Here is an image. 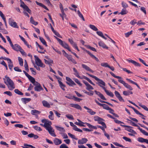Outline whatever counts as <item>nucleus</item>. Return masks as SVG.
<instances>
[{
	"label": "nucleus",
	"instance_id": "5fc2aeb1",
	"mask_svg": "<svg viewBox=\"0 0 148 148\" xmlns=\"http://www.w3.org/2000/svg\"><path fill=\"white\" fill-rule=\"evenodd\" d=\"M73 79L75 81V82L77 83L80 86H82V84L76 78H73Z\"/></svg>",
	"mask_w": 148,
	"mask_h": 148
},
{
	"label": "nucleus",
	"instance_id": "09e8293b",
	"mask_svg": "<svg viewBox=\"0 0 148 148\" xmlns=\"http://www.w3.org/2000/svg\"><path fill=\"white\" fill-rule=\"evenodd\" d=\"M62 14H60V16L62 17V20H64V18L66 16V14H65L64 11H62L61 12Z\"/></svg>",
	"mask_w": 148,
	"mask_h": 148
},
{
	"label": "nucleus",
	"instance_id": "864d4df0",
	"mask_svg": "<svg viewBox=\"0 0 148 148\" xmlns=\"http://www.w3.org/2000/svg\"><path fill=\"white\" fill-rule=\"evenodd\" d=\"M122 6L124 8L123 9H125L128 7V5L123 1H122L121 3Z\"/></svg>",
	"mask_w": 148,
	"mask_h": 148
},
{
	"label": "nucleus",
	"instance_id": "774afa93",
	"mask_svg": "<svg viewBox=\"0 0 148 148\" xmlns=\"http://www.w3.org/2000/svg\"><path fill=\"white\" fill-rule=\"evenodd\" d=\"M60 148H69V147L65 144H62L60 146Z\"/></svg>",
	"mask_w": 148,
	"mask_h": 148
},
{
	"label": "nucleus",
	"instance_id": "c03bdc74",
	"mask_svg": "<svg viewBox=\"0 0 148 148\" xmlns=\"http://www.w3.org/2000/svg\"><path fill=\"white\" fill-rule=\"evenodd\" d=\"M89 27L91 29L95 31H97L98 30V29L93 25L90 24Z\"/></svg>",
	"mask_w": 148,
	"mask_h": 148
},
{
	"label": "nucleus",
	"instance_id": "ddd939ff",
	"mask_svg": "<svg viewBox=\"0 0 148 148\" xmlns=\"http://www.w3.org/2000/svg\"><path fill=\"white\" fill-rule=\"evenodd\" d=\"M65 57L69 61L72 62L74 64H75L77 63L75 60L72 58L71 55L67 54Z\"/></svg>",
	"mask_w": 148,
	"mask_h": 148
},
{
	"label": "nucleus",
	"instance_id": "72a5a7b5",
	"mask_svg": "<svg viewBox=\"0 0 148 148\" xmlns=\"http://www.w3.org/2000/svg\"><path fill=\"white\" fill-rule=\"evenodd\" d=\"M40 112L36 110H31V113L33 115H35L36 114H39Z\"/></svg>",
	"mask_w": 148,
	"mask_h": 148
},
{
	"label": "nucleus",
	"instance_id": "a211bd4d",
	"mask_svg": "<svg viewBox=\"0 0 148 148\" xmlns=\"http://www.w3.org/2000/svg\"><path fill=\"white\" fill-rule=\"evenodd\" d=\"M95 92L96 94L98 95L99 97L102 99L105 100H106V99L105 98L104 96L100 92L97 91L96 90L95 91Z\"/></svg>",
	"mask_w": 148,
	"mask_h": 148
},
{
	"label": "nucleus",
	"instance_id": "2f4dec72",
	"mask_svg": "<svg viewBox=\"0 0 148 148\" xmlns=\"http://www.w3.org/2000/svg\"><path fill=\"white\" fill-rule=\"evenodd\" d=\"M36 3L39 6H40L42 7L43 8H44L47 10H49L43 4L41 3H39L37 2V1H36Z\"/></svg>",
	"mask_w": 148,
	"mask_h": 148
},
{
	"label": "nucleus",
	"instance_id": "a18cd8bd",
	"mask_svg": "<svg viewBox=\"0 0 148 148\" xmlns=\"http://www.w3.org/2000/svg\"><path fill=\"white\" fill-rule=\"evenodd\" d=\"M50 115L49 116V118L51 120H53L54 119L53 114V112L51 111L49 112Z\"/></svg>",
	"mask_w": 148,
	"mask_h": 148
},
{
	"label": "nucleus",
	"instance_id": "e433bc0d",
	"mask_svg": "<svg viewBox=\"0 0 148 148\" xmlns=\"http://www.w3.org/2000/svg\"><path fill=\"white\" fill-rule=\"evenodd\" d=\"M128 13L127 11L125 9H122L121 12L119 13V14H121L122 15L126 14Z\"/></svg>",
	"mask_w": 148,
	"mask_h": 148
},
{
	"label": "nucleus",
	"instance_id": "9d476101",
	"mask_svg": "<svg viewBox=\"0 0 148 148\" xmlns=\"http://www.w3.org/2000/svg\"><path fill=\"white\" fill-rule=\"evenodd\" d=\"M114 94L116 97L120 101L124 102V100L121 96L119 92L117 91H115L114 92Z\"/></svg>",
	"mask_w": 148,
	"mask_h": 148
},
{
	"label": "nucleus",
	"instance_id": "4c0bfd02",
	"mask_svg": "<svg viewBox=\"0 0 148 148\" xmlns=\"http://www.w3.org/2000/svg\"><path fill=\"white\" fill-rule=\"evenodd\" d=\"M8 66L9 67V69L11 70H12V69L13 68V62H12V61L10 60V62H8Z\"/></svg>",
	"mask_w": 148,
	"mask_h": 148
},
{
	"label": "nucleus",
	"instance_id": "7ed1b4c3",
	"mask_svg": "<svg viewBox=\"0 0 148 148\" xmlns=\"http://www.w3.org/2000/svg\"><path fill=\"white\" fill-rule=\"evenodd\" d=\"M41 121L42 123L44 124V127L46 129L51 127V125L52 124L51 122L48 120L43 119Z\"/></svg>",
	"mask_w": 148,
	"mask_h": 148
},
{
	"label": "nucleus",
	"instance_id": "20e7f679",
	"mask_svg": "<svg viewBox=\"0 0 148 148\" xmlns=\"http://www.w3.org/2000/svg\"><path fill=\"white\" fill-rule=\"evenodd\" d=\"M34 58H35L36 64L37 66L42 68H44L45 67V65L41 61L38 57L35 56H34Z\"/></svg>",
	"mask_w": 148,
	"mask_h": 148
},
{
	"label": "nucleus",
	"instance_id": "49530a36",
	"mask_svg": "<svg viewBox=\"0 0 148 148\" xmlns=\"http://www.w3.org/2000/svg\"><path fill=\"white\" fill-rule=\"evenodd\" d=\"M77 14H78L79 16L81 18L83 21H85L84 18L82 14L80 12V11L79 10H78L77 11Z\"/></svg>",
	"mask_w": 148,
	"mask_h": 148
},
{
	"label": "nucleus",
	"instance_id": "393cba45",
	"mask_svg": "<svg viewBox=\"0 0 148 148\" xmlns=\"http://www.w3.org/2000/svg\"><path fill=\"white\" fill-rule=\"evenodd\" d=\"M42 103L43 105L45 107L48 108H50V104H49L47 101L43 100L42 101Z\"/></svg>",
	"mask_w": 148,
	"mask_h": 148
},
{
	"label": "nucleus",
	"instance_id": "dca6fc26",
	"mask_svg": "<svg viewBox=\"0 0 148 148\" xmlns=\"http://www.w3.org/2000/svg\"><path fill=\"white\" fill-rule=\"evenodd\" d=\"M68 40L73 47L76 49L78 51H79V50L78 49L76 44L73 42L72 39L69 38Z\"/></svg>",
	"mask_w": 148,
	"mask_h": 148
},
{
	"label": "nucleus",
	"instance_id": "3c124183",
	"mask_svg": "<svg viewBox=\"0 0 148 148\" xmlns=\"http://www.w3.org/2000/svg\"><path fill=\"white\" fill-rule=\"evenodd\" d=\"M14 92L18 94V95H23V93L22 92H21L18 89H15L14 90Z\"/></svg>",
	"mask_w": 148,
	"mask_h": 148
},
{
	"label": "nucleus",
	"instance_id": "4d7b16f0",
	"mask_svg": "<svg viewBox=\"0 0 148 148\" xmlns=\"http://www.w3.org/2000/svg\"><path fill=\"white\" fill-rule=\"evenodd\" d=\"M86 46L88 48L90 49V50H92V51H95V52L96 51V50L95 48L91 47L89 45H86Z\"/></svg>",
	"mask_w": 148,
	"mask_h": 148
},
{
	"label": "nucleus",
	"instance_id": "423d86ee",
	"mask_svg": "<svg viewBox=\"0 0 148 148\" xmlns=\"http://www.w3.org/2000/svg\"><path fill=\"white\" fill-rule=\"evenodd\" d=\"M21 3L20 6L23 8L25 10L27 11L30 14H31V11L28 7L23 1Z\"/></svg>",
	"mask_w": 148,
	"mask_h": 148
},
{
	"label": "nucleus",
	"instance_id": "2eb2a0df",
	"mask_svg": "<svg viewBox=\"0 0 148 148\" xmlns=\"http://www.w3.org/2000/svg\"><path fill=\"white\" fill-rule=\"evenodd\" d=\"M126 60L129 62L132 63L135 66L140 67L141 66V65L139 63L132 60H129V59H127Z\"/></svg>",
	"mask_w": 148,
	"mask_h": 148
},
{
	"label": "nucleus",
	"instance_id": "9b49d317",
	"mask_svg": "<svg viewBox=\"0 0 148 148\" xmlns=\"http://www.w3.org/2000/svg\"><path fill=\"white\" fill-rule=\"evenodd\" d=\"M46 130L48 131L49 134L52 136L54 137H56V136L54 133V130L53 129L52 127H49V128L47 129Z\"/></svg>",
	"mask_w": 148,
	"mask_h": 148
},
{
	"label": "nucleus",
	"instance_id": "8fccbe9b",
	"mask_svg": "<svg viewBox=\"0 0 148 148\" xmlns=\"http://www.w3.org/2000/svg\"><path fill=\"white\" fill-rule=\"evenodd\" d=\"M84 78L87 81H88L90 84H91L95 86V84L92 82V81L88 77L84 76Z\"/></svg>",
	"mask_w": 148,
	"mask_h": 148
},
{
	"label": "nucleus",
	"instance_id": "412c9836",
	"mask_svg": "<svg viewBox=\"0 0 148 148\" xmlns=\"http://www.w3.org/2000/svg\"><path fill=\"white\" fill-rule=\"evenodd\" d=\"M47 59L48 60H46L45 59H44L45 63L46 64L49 65V66L51 65V64L53 63V60L49 58H47Z\"/></svg>",
	"mask_w": 148,
	"mask_h": 148
},
{
	"label": "nucleus",
	"instance_id": "f3484780",
	"mask_svg": "<svg viewBox=\"0 0 148 148\" xmlns=\"http://www.w3.org/2000/svg\"><path fill=\"white\" fill-rule=\"evenodd\" d=\"M88 139L86 138H82L81 140H79L78 143L79 144H83L86 143L88 141Z\"/></svg>",
	"mask_w": 148,
	"mask_h": 148
},
{
	"label": "nucleus",
	"instance_id": "473e14b6",
	"mask_svg": "<svg viewBox=\"0 0 148 148\" xmlns=\"http://www.w3.org/2000/svg\"><path fill=\"white\" fill-rule=\"evenodd\" d=\"M126 79L129 82L133 84H135L137 87L139 89H140V88L139 86H138V84L132 81L131 80L129 79L126 78Z\"/></svg>",
	"mask_w": 148,
	"mask_h": 148
},
{
	"label": "nucleus",
	"instance_id": "c756f323",
	"mask_svg": "<svg viewBox=\"0 0 148 148\" xmlns=\"http://www.w3.org/2000/svg\"><path fill=\"white\" fill-rule=\"evenodd\" d=\"M9 24L12 27H14L18 28V27L17 25V24L15 22H9Z\"/></svg>",
	"mask_w": 148,
	"mask_h": 148
},
{
	"label": "nucleus",
	"instance_id": "4468645a",
	"mask_svg": "<svg viewBox=\"0 0 148 148\" xmlns=\"http://www.w3.org/2000/svg\"><path fill=\"white\" fill-rule=\"evenodd\" d=\"M70 125L73 127V129L75 131L82 132V131L81 130L78 128L77 126L74 125L73 123L71 122H70Z\"/></svg>",
	"mask_w": 148,
	"mask_h": 148
},
{
	"label": "nucleus",
	"instance_id": "0e129e2a",
	"mask_svg": "<svg viewBox=\"0 0 148 148\" xmlns=\"http://www.w3.org/2000/svg\"><path fill=\"white\" fill-rule=\"evenodd\" d=\"M123 138L126 141H128L129 142H132L130 138H129L126 137L124 136L123 137Z\"/></svg>",
	"mask_w": 148,
	"mask_h": 148
},
{
	"label": "nucleus",
	"instance_id": "c85d7f7f",
	"mask_svg": "<svg viewBox=\"0 0 148 148\" xmlns=\"http://www.w3.org/2000/svg\"><path fill=\"white\" fill-rule=\"evenodd\" d=\"M21 47L18 44H15L12 48L14 50L18 51L21 49Z\"/></svg>",
	"mask_w": 148,
	"mask_h": 148
},
{
	"label": "nucleus",
	"instance_id": "ea45409f",
	"mask_svg": "<svg viewBox=\"0 0 148 148\" xmlns=\"http://www.w3.org/2000/svg\"><path fill=\"white\" fill-rule=\"evenodd\" d=\"M102 105H103L101 106L103 107V109L108 110H111V108H110L107 105L104 104H102Z\"/></svg>",
	"mask_w": 148,
	"mask_h": 148
},
{
	"label": "nucleus",
	"instance_id": "7c9ffc66",
	"mask_svg": "<svg viewBox=\"0 0 148 148\" xmlns=\"http://www.w3.org/2000/svg\"><path fill=\"white\" fill-rule=\"evenodd\" d=\"M30 98H22L21 99V100L25 104H26L27 103L29 102L31 100Z\"/></svg>",
	"mask_w": 148,
	"mask_h": 148
},
{
	"label": "nucleus",
	"instance_id": "bb28decb",
	"mask_svg": "<svg viewBox=\"0 0 148 148\" xmlns=\"http://www.w3.org/2000/svg\"><path fill=\"white\" fill-rule=\"evenodd\" d=\"M104 121L103 119L101 118H100V119H99V120H98L97 121L98 122V123L99 124H101L103 127H104L106 128V125L105 123H104V122L102 121Z\"/></svg>",
	"mask_w": 148,
	"mask_h": 148
},
{
	"label": "nucleus",
	"instance_id": "a19ab883",
	"mask_svg": "<svg viewBox=\"0 0 148 148\" xmlns=\"http://www.w3.org/2000/svg\"><path fill=\"white\" fill-rule=\"evenodd\" d=\"M30 21L32 24H34L35 25H37L38 24L37 22H36L34 20L32 17H31L30 18Z\"/></svg>",
	"mask_w": 148,
	"mask_h": 148
},
{
	"label": "nucleus",
	"instance_id": "f704fd0d",
	"mask_svg": "<svg viewBox=\"0 0 148 148\" xmlns=\"http://www.w3.org/2000/svg\"><path fill=\"white\" fill-rule=\"evenodd\" d=\"M59 85L60 88L64 90H65L64 87H65V85H64L63 83L60 81L58 80Z\"/></svg>",
	"mask_w": 148,
	"mask_h": 148
},
{
	"label": "nucleus",
	"instance_id": "4be33fe9",
	"mask_svg": "<svg viewBox=\"0 0 148 148\" xmlns=\"http://www.w3.org/2000/svg\"><path fill=\"white\" fill-rule=\"evenodd\" d=\"M84 108L85 109L88 110V111H87V112L89 113L91 115H94L96 114L95 112L92 111V109L89 108L86 106H84Z\"/></svg>",
	"mask_w": 148,
	"mask_h": 148
},
{
	"label": "nucleus",
	"instance_id": "cd10ccee",
	"mask_svg": "<svg viewBox=\"0 0 148 148\" xmlns=\"http://www.w3.org/2000/svg\"><path fill=\"white\" fill-rule=\"evenodd\" d=\"M34 89L35 91L38 92H40L41 90H43L40 85L38 86H35Z\"/></svg>",
	"mask_w": 148,
	"mask_h": 148
},
{
	"label": "nucleus",
	"instance_id": "338daca9",
	"mask_svg": "<svg viewBox=\"0 0 148 148\" xmlns=\"http://www.w3.org/2000/svg\"><path fill=\"white\" fill-rule=\"evenodd\" d=\"M132 31L131 30L130 32L125 33V34L126 37H128L130 35L132 34Z\"/></svg>",
	"mask_w": 148,
	"mask_h": 148
},
{
	"label": "nucleus",
	"instance_id": "de8ad7c7",
	"mask_svg": "<svg viewBox=\"0 0 148 148\" xmlns=\"http://www.w3.org/2000/svg\"><path fill=\"white\" fill-rule=\"evenodd\" d=\"M83 92L84 93H86L90 96H92L93 95V92L92 91H90V92H88L85 90H83Z\"/></svg>",
	"mask_w": 148,
	"mask_h": 148
},
{
	"label": "nucleus",
	"instance_id": "6e6552de",
	"mask_svg": "<svg viewBox=\"0 0 148 148\" xmlns=\"http://www.w3.org/2000/svg\"><path fill=\"white\" fill-rule=\"evenodd\" d=\"M66 79L68 81L66 82V83L69 86H73L76 85V84L70 78L66 77Z\"/></svg>",
	"mask_w": 148,
	"mask_h": 148
},
{
	"label": "nucleus",
	"instance_id": "79ce46f5",
	"mask_svg": "<svg viewBox=\"0 0 148 148\" xmlns=\"http://www.w3.org/2000/svg\"><path fill=\"white\" fill-rule=\"evenodd\" d=\"M18 60L19 61V63L20 65L22 66L23 65V59L21 57H19L18 58Z\"/></svg>",
	"mask_w": 148,
	"mask_h": 148
},
{
	"label": "nucleus",
	"instance_id": "bf43d9fd",
	"mask_svg": "<svg viewBox=\"0 0 148 148\" xmlns=\"http://www.w3.org/2000/svg\"><path fill=\"white\" fill-rule=\"evenodd\" d=\"M33 127L35 130L37 131H40L42 130V129H41L40 127L37 126H34Z\"/></svg>",
	"mask_w": 148,
	"mask_h": 148
},
{
	"label": "nucleus",
	"instance_id": "a878e982",
	"mask_svg": "<svg viewBox=\"0 0 148 148\" xmlns=\"http://www.w3.org/2000/svg\"><path fill=\"white\" fill-rule=\"evenodd\" d=\"M99 45L102 47L103 48L108 49V47L104 43L100 41L99 42Z\"/></svg>",
	"mask_w": 148,
	"mask_h": 148
},
{
	"label": "nucleus",
	"instance_id": "37998d69",
	"mask_svg": "<svg viewBox=\"0 0 148 148\" xmlns=\"http://www.w3.org/2000/svg\"><path fill=\"white\" fill-rule=\"evenodd\" d=\"M110 73L112 76L115 78L118 79H122V78L121 77L115 75V74L112 72H110Z\"/></svg>",
	"mask_w": 148,
	"mask_h": 148
},
{
	"label": "nucleus",
	"instance_id": "f03ea898",
	"mask_svg": "<svg viewBox=\"0 0 148 148\" xmlns=\"http://www.w3.org/2000/svg\"><path fill=\"white\" fill-rule=\"evenodd\" d=\"M5 78L7 79V81L9 85L8 87L10 90H12L15 88V87L13 81L8 77L5 76Z\"/></svg>",
	"mask_w": 148,
	"mask_h": 148
},
{
	"label": "nucleus",
	"instance_id": "603ef678",
	"mask_svg": "<svg viewBox=\"0 0 148 148\" xmlns=\"http://www.w3.org/2000/svg\"><path fill=\"white\" fill-rule=\"evenodd\" d=\"M101 66L105 67H110V65L108 64V63L106 62H103L101 63Z\"/></svg>",
	"mask_w": 148,
	"mask_h": 148
},
{
	"label": "nucleus",
	"instance_id": "0eeeda50",
	"mask_svg": "<svg viewBox=\"0 0 148 148\" xmlns=\"http://www.w3.org/2000/svg\"><path fill=\"white\" fill-rule=\"evenodd\" d=\"M21 3L20 6L23 8L25 10L27 11L30 14H31V11L28 7L23 1Z\"/></svg>",
	"mask_w": 148,
	"mask_h": 148
},
{
	"label": "nucleus",
	"instance_id": "69168bd1",
	"mask_svg": "<svg viewBox=\"0 0 148 148\" xmlns=\"http://www.w3.org/2000/svg\"><path fill=\"white\" fill-rule=\"evenodd\" d=\"M113 143L116 146H118L119 147H121L122 148L125 147L123 146V145H121L119 144L117 142H114V143Z\"/></svg>",
	"mask_w": 148,
	"mask_h": 148
},
{
	"label": "nucleus",
	"instance_id": "f8f14e48",
	"mask_svg": "<svg viewBox=\"0 0 148 148\" xmlns=\"http://www.w3.org/2000/svg\"><path fill=\"white\" fill-rule=\"evenodd\" d=\"M59 44L64 48L67 49L69 51H71V50L69 47V45L65 42H63L62 40L61 42H60Z\"/></svg>",
	"mask_w": 148,
	"mask_h": 148
},
{
	"label": "nucleus",
	"instance_id": "b1692460",
	"mask_svg": "<svg viewBox=\"0 0 148 148\" xmlns=\"http://www.w3.org/2000/svg\"><path fill=\"white\" fill-rule=\"evenodd\" d=\"M73 71L75 72L74 73V75L77 77L81 79H82V78L79 75V73L78 71H77V69L75 68H73Z\"/></svg>",
	"mask_w": 148,
	"mask_h": 148
},
{
	"label": "nucleus",
	"instance_id": "13d9d810",
	"mask_svg": "<svg viewBox=\"0 0 148 148\" xmlns=\"http://www.w3.org/2000/svg\"><path fill=\"white\" fill-rule=\"evenodd\" d=\"M68 135L71 137V138L74 139L76 140H77V138H75V136L73 134H71L70 133H68Z\"/></svg>",
	"mask_w": 148,
	"mask_h": 148
},
{
	"label": "nucleus",
	"instance_id": "f257e3e1",
	"mask_svg": "<svg viewBox=\"0 0 148 148\" xmlns=\"http://www.w3.org/2000/svg\"><path fill=\"white\" fill-rule=\"evenodd\" d=\"M89 76L94 78L96 80L98 81V83H97L98 85L101 88H105L104 86H105L106 84L105 82L101 79H99L96 76L90 74L89 73H87Z\"/></svg>",
	"mask_w": 148,
	"mask_h": 148
},
{
	"label": "nucleus",
	"instance_id": "6e6d98bb",
	"mask_svg": "<svg viewBox=\"0 0 148 148\" xmlns=\"http://www.w3.org/2000/svg\"><path fill=\"white\" fill-rule=\"evenodd\" d=\"M66 116L68 119H71L72 120H73L74 119V118L73 117V116L70 114H66Z\"/></svg>",
	"mask_w": 148,
	"mask_h": 148
},
{
	"label": "nucleus",
	"instance_id": "c9c22d12",
	"mask_svg": "<svg viewBox=\"0 0 148 148\" xmlns=\"http://www.w3.org/2000/svg\"><path fill=\"white\" fill-rule=\"evenodd\" d=\"M39 39L41 42L44 45H45L47 47V44L45 40L44 39V38L40 36L39 37Z\"/></svg>",
	"mask_w": 148,
	"mask_h": 148
},
{
	"label": "nucleus",
	"instance_id": "aec40b11",
	"mask_svg": "<svg viewBox=\"0 0 148 148\" xmlns=\"http://www.w3.org/2000/svg\"><path fill=\"white\" fill-rule=\"evenodd\" d=\"M103 89L104 90L107 95L112 97H113L114 96L112 92H109L105 88H103Z\"/></svg>",
	"mask_w": 148,
	"mask_h": 148
},
{
	"label": "nucleus",
	"instance_id": "6ab92c4d",
	"mask_svg": "<svg viewBox=\"0 0 148 148\" xmlns=\"http://www.w3.org/2000/svg\"><path fill=\"white\" fill-rule=\"evenodd\" d=\"M82 66L83 68L85 69L86 70L90 71L92 73L94 72V71H92L88 66L86 65L82 64Z\"/></svg>",
	"mask_w": 148,
	"mask_h": 148
},
{
	"label": "nucleus",
	"instance_id": "5701e85b",
	"mask_svg": "<svg viewBox=\"0 0 148 148\" xmlns=\"http://www.w3.org/2000/svg\"><path fill=\"white\" fill-rule=\"evenodd\" d=\"M53 142L56 145H58L61 144L62 142L61 140L57 138H55L53 140Z\"/></svg>",
	"mask_w": 148,
	"mask_h": 148
},
{
	"label": "nucleus",
	"instance_id": "e2e57ef3",
	"mask_svg": "<svg viewBox=\"0 0 148 148\" xmlns=\"http://www.w3.org/2000/svg\"><path fill=\"white\" fill-rule=\"evenodd\" d=\"M137 140L138 141L141 143H144L145 142V139L141 137L138 138Z\"/></svg>",
	"mask_w": 148,
	"mask_h": 148
},
{
	"label": "nucleus",
	"instance_id": "1a4fd4ad",
	"mask_svg": "<svg viewBox=\"0 0 148 148\" xmlns=\"http://www.w3.org/2000/svg\"><path fill=\"white\" fill-rule=\"evenodd\" d=\"M121 126L122 127H127V128L125 130H127V131L131 132L133 134H137L136 133L135 131L134 130L132 129V128H133V127L130 126H129L128 125H121Z\"/></svg>",
	"mask_w": 148,
	"mask_h": 148
},
{
	"label": "nucleus",
	"instance_id": "680f3d73",
	"mask_svg": "<svg viewBox=\"0 0 148 148\" xmlns=\"http://www.w3.org/2000/svg\"><path fill=\"white\" fill-rule=\"evenodd\" d=\"M137 23L136 20V19H134L130 22V24L133 25H134Z\"/></svg>",
	"mask_w": 148,
	"mask_h": 148
},
{
	"label": "nucleus",
	"instance_id": "58836bf2",
	"mask_svg": "<svg viewBox=\"0 0 148 148\" xmlns=\"http://www.w3.org/2000/svg\"><path fill=\"white\" fill-rule=\"evenodd\" d=\"M27 77L28 78L29 80L32 83H34V82H35V80L34 78L32 77V76H31L29 75L28 76H27Z\"/></svg>",
	"mask_w": 148,
	"mask_h": 148
},
{
	"label": "nucleus",
	"instance_id": "39448f33",
	"mask_svg": "<svg viewBox=\"0 0 148 148\" xmlns=\"http://www.w3.org/2000/svg\"><path fill=\"white\" fill-rule=\"evenodd\" d=\"M118 81L120 83L123 84L124 86L128 89L131 90H133V88L132 87L128 84L125 83L122 80V79H118Z\"/></svg>",
	"mask_w": 148,
	"mask_h": 148
},
{
	"label": "nucleus",
	"instance_id": "052dcab7",
	"mask_svg": "<svg viewBox=\"0 0 148 148\" xmlns=\"http://www.w3.org/2000/svg\"><path fill=\"white\" fill-rule=\"evenodd\" d=\"M133 110L136 114L140 115L143 116H145L143 114L140 112L138 110L136 109L135 108Z\"/></svg>",
	"mask_w": 148,
	"mask_h": 148
}]
</instances>
